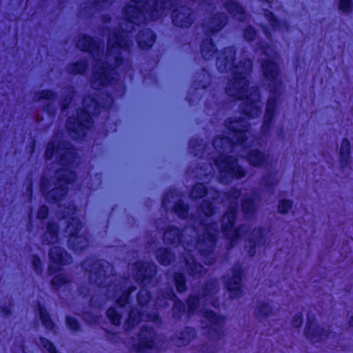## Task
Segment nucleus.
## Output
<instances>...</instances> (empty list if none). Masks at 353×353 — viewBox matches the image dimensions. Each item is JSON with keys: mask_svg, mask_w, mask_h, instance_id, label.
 <instances>
[{"mask_svg": "<svg viewBox=\"0 0 353 353\" xmlns=\"http://www.w3.org/2000/svg\"><path fill=\"white\" fill-rule=\"evenodd\" d=\"M235 51L232 47L225 48L216 59V67L221 72H231L232 79L225 86V93L236 99H243L241 110L249 119L261 113L259 88H248V76L252 72V63L248 58H242L234 63Z\"/></svg>", "mask_w": 353, "mask_h": 353, "instance_id": "4", "label": "nucleus"}, {"mask_svg": "<svg viewBox=\"0 0 353 353\" xmlns=\"http://www.w3.org/2000/svg\"><path fill=\"white\" fill-rule=\"evenodd\" d=\"M32 265L37 274H41L43 272L42 263L41 259L36 255L32 256Z\"/></svg>", "mask_w": 353, "mask_h": 353, "instance_id": "51", "label": "nucleus"}, {"mask_svg": "<svg viewBox=\"0 0 353 353\" xmlns=\"http://www.w3.org/2000/svg\"><path fill=\"white\" fill-rule=\"evenodd\" d=\"M1 312L3 316L8 317L11 314L12 304L10 302L7 305H2L0 307Z\"/></svg>", "mask_w": 353, "mask_h": 353, "instance_id": "58", "label": "nucleus"}, {"mask_svg": "<svg viewBox=\"0 0 353 353\" xmlns=\"http://www.w3.org/2000/svg\"><path fill=\"white\" fill-rule=\"evenodd\" d=\"M350 143L347 139L344 138L341 141L340 157L342 162L347 163L350 159Z\"/></svg>", "mask_w": 353, "mask_h": 353, "instance_id": "40", "label": "nucleus"}, {"mask_svg": "<svg viewBox=\"0 0 353 353\" xmlns=\"http://www.w3.org/2000/svg\"><path fill=\"white\" fill-rule=\"evenodd\" d=\"M107 316L111 323L115 325H119L121 321V312L115 307H110L107 311Z\"/></svg>", "mask_w": 353, "mask_h": 353, "instance_id": "44", "label": "nucleus"}, {"mask_svg": "<svg viewBox=\"0 0 353 353\" xmlns=\"http://www.w3.org/2000/svg\"><path fill=\"white\" fill-rule=\"evenodd\" d=\"M81 267L85 272H88V279L91 288L81 286L79 292L83 296H87L96 285L101 292L105 294L108 299H113L117 296L116 303L119 310H121L128 303L130 294L136 290L134 286L130 287L128 290H123V286L112 283L115 281L113 274V267L106 261L95 260L93 258L88 259L81 263Z\"/></svg>", "mask_w": 353, "mask_h": 353, "instance_id": "6", "label": "nucleus"}, {"mask_svg": "<svg viewBox=\"0 0 353 353\" xmlns=\"http://www.w3.org/2000/svg\"><path fill=\"white\" fill-rule=\"evenodd\" d=\"M196 331L192 327H185L172 339L176 346L187 345L196 336Z\"/></svg>", "mask_w": 353, "mask_h": 353, "instance_id": "26", "label": "nucleus"}, {"mask_svg": "<svg viewBox=\"0 0 353 353\" xmlns=\"http://www.w3.org/2000/svg\"><path fill=\"white\" fill-rule=\"evenodd\" d=\"M87 63L85 61H78L68 65L66 70L72 74H82L87 69Z\"/></svg>", "mask_w": 353, "mask_h": 353, "instance_id": "39", "label": "nucleus"}, {"mask_svg": "<svg viewBox=\"0 0 353 353\" xmlns=\"http://www.w3.org/2000/svg\"><path fill=\"white\" fill-rule=\"evenodd\" d=\"M57 99V94L50 90H43L37 92L33 97V101H46V104H43L44 108L49 112H52L51 105Z\"/></svg>", "mask_w": 353, "mask_h": 353, "instance_id": "23", "label": "nucleus"}, {"mask_svg": "<svg viewBox=\"0 0 353 353\" xmlns=\"http://www.w3.org/2000/svg\"><path fill=\"white\" fill-rule=\"evenodd\" d=\"M303 323V315L301 313H297L294 315L292 319V325L294 327H299Z\"/></svg>", "mask_w": 353, "mask_h": 353, "instance_id": "57", "label": "nucleus"}, {"mask_svg": "<svg viewBox=\"0 0 353 353\" xmlns=\"http://www.w3.org/2000/svg\"><path fill=\"white\" fill-rule=\"evenodd\" d=\"M228 12L236 20L243 21L246 18L244 8L234 0H230L224 4Z\"/></svg>", "mask_w": 353, "mask_h": 353, "instance_id": "27", "label": "nucleus"}, {"mask_svg": "<svg viewBox=\"0 0 353 353\" xmlns=\"http://www.w3.org/2000/svg\"><path fill=\"white\" fill-rule=\"evenodd\" d=\"M348 323L350 327H353V315L350 316Z\"/></svg>", "mask_w": 353, "mask_h": 353, "instance_id": "63", "label": "nucleus"}, {"mask_svg": "<svg viewBox=\"0 0 353 353\" xmlns=\"http://www.w3.org/2000/svg\"><path fill=\"white\" fill-rule=\"evenodd\" d=\"M157 261L163 265H168L174 261V254L165 248H159L156 252Z\"/></svg>", "mask_w": 353, "mask_h": 353, "instance_id": "35", "label": "nucleus"}, {"mask_svg": "<svg viewBox=\"0 0 353 353\" xmlns=\"http://www.w3.org/2000/svg\"><path fill=\"white\" fill-rule=\"evenodd\" d=\"M40 319L43 325L48 330L52 331L54 334L56 333V326L52 319H50L47 310L39 305Z\"/></svg>", "mask_w": 353, "mask_h": 353, "instance_id": "37", "label": "nucleus"}, {"mask_svg": "<svg viewBox=\"0 0 353 353\" xmlns=\"http://www.w3.org/2000/svg\"><path fill=\"white\" fill-rule=\"evenodd\" d=\"M210 74L203 70L196 75V81L195 83V89L197 90L200 88L204 89L207 88L210 83Z\"/></svg>", "mask_w": 353, "mask_h": 353, "instance_id": "38", "label": "nucleus"}, {"mask_svg": "<svg viewBox=\"0 0 353 353\" xmlns=\"http://www.w3.org/2000/svg\"><path fill=\"white\" fill-rule=\"evenodd\" d=\"M212 170L213 168L212 167L211 163H210L209 165H207L205 168H197L195 172L193 170L190 169L189 172L191 171L192 175L193 176L197 177L199 179H203L204 176L211 175L212 174Z\"/></svg>", "mask_w": 353, "mask_h": 353, "instance_id": "42", "label": "nucleus"}, {"mask_svg": "<svg viewBox=\"0 0 353 353\" xmlns=\"http://www.w3.org/2000/svg\"><path fill=\"white\" fill-rule=\"evenodd\" d=\"M74 212H75V209H74V206L73 205H70L68 208L67 216H69L74 215Z\"/></svg>", "mask_w": 353, "mask_h": 353, "instance_id": "59", "label": "nucleus"}, {"mask_svg": "<svg viewBox=\"0 0 353 353\" xmlns=\"http://www.w3.org/2000/svg\"><path fill=\"white\" fill-rule=\"evenodd\" d=\"M68 108V105L67 104H63L62 105V110H65L66 108Z\"/></svg>", "mask_w": 353, "mask_h": 353, "instance_id": "64", "label": "nucleus"}, {"mask_svg": "<svg viewBox=\"0 0 353 353\" xmlns=\"http://www.w3.org/2000/svg\"><path fill=\"white\" fill-rule=\"evenodd\" d=\"M201 209L203 213L207 217H210L214 214V207L208 200L203 201Z\"/></svg>", "mask_w": 353, "mask_h": 353, "instance_id": "49", "label": "nucleus"}, {"mask_svg": "<svg viewBox=\"0 0 353 353\" xmlns=\"http://www.w3.org/2000/svg\"><path fill=\"white\" fill-rule=\"evenodd\" d=\"M263 230L261 228L253 229L252 234L248 239L249 248L248 254L252 256L255 254V248L262 241Z\"/></svg>", "mask_w": 353, "mask_h": 353, "instance_id": "32", "label": "nucleus"}, {"mask_svg": "<svg viewBox=\"0 0 353 353\" xmlns=\"http://www.w3.org/2000/svg\"><path fill=\"white\" fill-rule=\"evenodd\" d=\"M205 195H208L210 198L215 199L219 197V192L212 190L208 191L204 184L199 183L193 187L190 193L191 197L194 199L203 198Z\"/></svg>", "mask_w": 353, "mask_h": 353, "instance_id": "25", "label": "nucleus"}, {"mask_svg": "<svg viewBox=\"0 0 353 353\" xmlns=\"http://www.w3.org/2000/svg\"><path fill=\"white\" fill-rule=\"evenodd\" d=\"M228 199L232 201V205L229 207L227 212L223 215L221 221V229L224 236L230 240L228 248H231L236 243L237 240L245 234L249 227L246 225H241L237 228H234L236 214L237 212L236 200L241 195L240 192L232 188L227 194Z\"/></svg>", "mask_w": 353, "mask_h": 353, "instance_id": "10", "label": "nucleus"}, {"mask_svg": "<svg viewBox=\"0 0 353 353\" xmlns=\"http://www.w3.org/2000/svg\"><path fill=\"white\" fill-rule=\"evenodd\" d=\"M62 222H63L64 224H66L65 233L67 234L68 238L71 236L78 234L82 226L81 223L78 219L72 217L67 219L65 214L63 216L61 224H62Z\"/></svg>", "mask_w": 353, "mask_h": 353, "instance_id": "29", "label": "nucleus"}, {"mask_svg": "<svg viewBox=\"0 0 353 353\" xmlns=\"http://www.w3.org/2000/svg\"><path fill=\"white\" fill-rule=\"evenodd\" d=\"M158 314L156 312L150 314H144L136 307H132L129 312L125 325L128 328L134 327L141 321H157Z\"/></svg>", "mask_w": 353, "mask_h": 353, "instance_id": "17", "label": "nucleus"}, {"mask_svg": "<svg viewBox=\"0 0 353 353\" xmlns=\"http://www.w3.org/2000/svg\"><path fill=\"white\" fill-rule=\"evenodd\" d=\"M137 299L139 305L142 307H144L148 303L150 299V296L148 291L146 289L142 288L139 292Z\"/></svg>", "mask_w": 353, "mask_h": 353, "instance_id": "48", "label": "nucleus"}, {"mask_svg": "<svg viewBox=\"0 0 353 353\" xmlns=\"http://www.w3.org/2000/svg\"><path fill=\"white\" fill-rule=\"evenodd\" d=\"M172 19L175 26L188 28L193 23L195 16L190 8L181 6L173 10Z\"/></svg>", "mask_w": 353, "mask_h": 353, "instance_id": "16", "label": "nucleus"}, {"mask_svg": "<svg viewBox=\"0 0 353 353\" xmlns=\"http://www.w3.org/2000/svg\"><path fill=\"white\" fill-rule=\"evenodd\" d=\"M174 281L178 292H184L186 291V279L183 274L176 273L174 276Z\"/></svg>", "mask_w": 353, "mask_h": 353, "instance_id": "43", "label": "nucleus"}, {"mask_svg": "<svg viewBox=\"0 0 353 353\" xmlns=\"http://www.w3.org/2000/svg\"><path fill=\"white\" fill-rule=\"evenodd\" d=\"M71 282L72 277L70 275L66 274H59L52 278L51 285L54 290H59L60 288L70 284Z\"/></svg>", "mask_w": 353, "mask_h": 353, "instance_id": "34", "label": "nucleus"}, {"mask_svg": "<svg viewBox=\"0 0 353 353\" xmlns=\"http://www.w3.org/2000/svg\"><path fill=\"white\" fill-rule=\"evenodd\" d=\"M158 337L152 328L144 327L141 330L137 342L132 344V353H147L151 350H159Z\"/></svg>", "mask_w": 353, "mask_h": 353, "instance_id": "12", "label": "nucleus"}, {"mask_svg": "<svg viewBox=\"0 0 353 353\" xmlns=\"http://www.w3.org/2000/svg\"><path fill=\"white\" fill-rule=\"evenodd\" d=\"M225 285L230 292V297L232 299H237L242 296L241 290V268L240 265H235L232 271V275L225 278Z\"/></svg>", "mask_w": 353, "mask_h": 353, "instance_id": "15", "label": "nucleus"}, {"mask_svg": "<svg viewBox=\"0 0 353 353\" xmlns=\"http://www.w3.org/2000/svg\"><path fill=\"white\" fill-rule=\"evenodd\" d=\"M265 17L269 23V25L272 28V30H279L280 31L281 28L288 29V25L284 21H278L273 13L268 10H265L264 12Z\"/></svg>", "mask_w": 353, "mask_h": 353, "instance_id": "36", "label": "nucleus"}, {"mask_svg": "<svg viewBox=\"0 0 353 353\" xmlns=\"http://www.w3.org/2000/svg\"><path fill=\"white\" fill-rule=\"evenodd\" d=\"M201 53L205 60H210L214 57L216 53V49L210 39H206L202 42Z\"/></svg>", "mask_w": 353, "mask_h": 353, "instance_id": "33", "label": "nucleus"}, {"mask_svg": "<svg viewBox=\"0 0 353 353\" xmlns=\"http://www.w3.org/2000/svg\"><path fill=\"white\" fill-rule=\"evenodd\" d=\"M58 226L53 222L47 225V229L42 236L43 244L50 245L56 243L58 241Z\"/></svg>", "mask_w": 353, "mask_h": 353, "instance_id": "31", "label": "nucleus"}, {"mask_svg": "<svg viewBox=\"0 0 353 353\" xmlns=\"http://www.w3.org/2000/svg\"><path fill=\"white\" fill-rule=\"evenodd\" d=\"M206 323H202V329L205 330L208 341L203 345L205 353H215L221 348L219 341L225 336L224 325L225 318L216 314L212 310L204 312Z\"/></svg>", "mask_w": 353, "mask_h": 353, "instance_id": "9", "label": "nucleus"}, {"mask_svg": "<svg viewBox=\"0 0 353 353\" xmlns=\"http://www.w3.org/2000/svg\"><path fill=\"white\" fill-rule=\"evenodd\" d=\"M68 247L74 252H81L88 245V241L85 236L75 234L70 236L68 241Z\"/></svg>", "mask_w": 353, "mask_h": 353, "instance_id": "30", "label": "nucleus"}, {"mask_svg": "<svg viewBox=\"0 0 353 353\" xmlns=\"http://www.w3.org/2000/svg\"><path fill=\"white\" fill-rule=\"evenodd\" d=\"M269 158V154H265L259 150H252L246 154L247 161L251 165L254 167H259L267 164Z\"/></svg>", "mask_w": 353, "mask_h": 353, "instance_id": "24", "label": "nucleus"}, {"mask_svg": "<svg viewBox=\"0 0 353 353\" xmlns=\"http://www.w3.org/2000/svg\"><path fill=\"white\" fill-rule=\"evenodd\" d=\"M175 194H176L175 190L168 191L163 197L162 205L165 208L167 207V205L170 202V199H173Z\"/></svg>", "mask_w": 353, "mask_h": 353, "instance_id": "55", "label": "nucleus"}, {"mask_svg": "<svg viewBox=\"0 0 353 353\" xmlns=\"http://www.w3.org/2000/svg\"><path fill=\"white\" fill-rule=\"evenodd\" d=\"M130 4L123 10V18L119 21V30H114L109 34L105 56L103 54V43L94 41L87 35H80L77 47L81 51L90 52L94 59V71L91 85L99 90L115 80L114 70L123 63L121 50H128L132 42L129 33L150 20H157L165 11L174 6L178 0H154L152 4L148 0H130Z\"/></svg>", "mask_w": 353, "mask_h": 353, "instance_id": "1", "label": "nucleus"}, {"mask_svg": "<svg viewBox=\"0 0 353 353\" xmlns=\"http://www.w3.org/2000/svg\"><path fill=\"white\" fill-rule=\"evenodd\" d=\"M66 323L68 327L73 331H77L79 328V325L75 318L68 316L66 318Z\"/></svg>", "mask_w": 353, "mask_h": 353, "instance_id": "54", "label": "nucleus"}, {"mask_svg": "<svg viewBox=\"0 0 353 353\" xmlns=\"http://www.w3.org/2000/svg\"><path fill=\"white\" fill-rule=\"evenodd\" d=\"M134 279L141 285L145 286L151 283L156 274V265L154 263L137 261L131 265Z\"/></svg>", "mask_w": 353, "mask_h": 353, "instance_id": "13", "label": "nucleus"}, {"mask_svg": "<svg viewBox=\"0 0 353 353\" xmlns=\"http://www.w3.org/2000/svg\"><path fill=\"white\" fill-rule=\"evenodd\" d=\"M55 154L59 163L63 167L55 172L54 177L50 180L43 177L41 180V190L47 201L57 203L67 194V184L75 180L76 174L69 168L75 162L76 152L68 143L60 142L54 137L48 143L45 157L50 159Z\"/></svg>", "mask_w": 353, "mask_h": 353, "instance_id": "5", "label": "nucleus"}, {"mask_svg": "<svg viewBox=\"0 0 353 353\" xmlns=\"http://www.w3.org/2000/svg\"><path fill=\"white\" fill-rule=\"evenodd\" d=\"M40 343L41 346L49 353H56L57 350L54 345L47 339L41 337Z\"/></svg>", "mask_w": 353, "mask_h": 353, "instance_id": "50", "label": "nucleus"}, {"mask_svg": "<svg viewBox=\"0 0 353 353\" xmlns=\"http://www.w3.org/2000/svg\"><path fill=\"white\" fill-rule=\"evenodd\" d=\"M278 183V180L275 179L273 176L267 175L262 178L261 181V186L268 189V190H274V187ZM272 194H274V191L272 190Z\"/></svg>", "mask_w": 353, "mask_h": 353, "instance_id": "46", "label": "nucleus"}, {"mask_svg": "<svg viewBox=\"0 0 353 353\" xmlns=\"http://www.w3.org/2000/svg\"><path fill=\"white\" fill-rule=\"evenodd\" d=\"M174 212L181 219H185L188 216V208L181 201L176 202L174 205Z\"/></svg>", "mask_w": 353, "mask_h": 353, "instance_id": "45", "label": "nucleus"}, {"mask_svg": "<svg viewBox=\"0 0 353 353\" xmlns=\"http://www.w3.org/2000/svg\"><path fill=\"white\" fill-rule=\"evenodd\" d=\"M256 32L255 29L251 26L248 27L245 30L244 37L247 41H252L256 37Z\"/></svg>", "mask_w": 353, "mask_h": 353, "instance_id": "53", "label": "nucleus"}, {"mask_svg": "<svg viewBox=\"0 0 353 353\" xmlns=\"http://www.w3.org/2000/svg\"><path fill=\"white\" fill-rule=\"evenodd\" d=\"M276 314L273 302L269 300L258 301L254 308V316L262 321Z\"/></svg>", "mask_w": 353, "mask_h": 353, "instance_id": "19", "label": "nucleus"}, {"mask_svg": "<svg viewBox=\"0 0 353 353\" xmlns=\"http://www.w3.org/2000/svg\"><path fill=\"white\" fill-rule=\"evenodd\" d=\"M48 215V208L46 205H41L37 212V218L39 219H45Z\"/></svg>", "mask_w": 353, "mask_h": 353, "instance_id": "56", "label": "nucleus"}, {"mask_svg": "<svg viewBox=\"0 0 353 353\" xmlns=\"http://www.w3.org/2000/svg\"><path fill=\"white\" fill-rule=\"evenodd\" d=\"M168 301H173L174 302L172 308V315L174 319H179L185 312V305L181 301L176 299L172 288H169L157 297L155 301L156 308L165 307L168 305Z\"/></svg>", "mask_w": 353, "mask_h": 353, "instance_id": "14", "label": "nucleus"}, {"mask_svg": "<svg viewBox=\"0 0 353 353\" xmlns=\"http://www.w3.org/2000/svg\"><path fill=\"white\" fill-rule=\"evenodd\" d=\"M263 51L264 54L270 58V59L261 62L263 75L267 81H271L269 84L270 97L267 101L263 122L261 126L262 133L266 134L269 131L276 114L279 99L284 91V86L281 80L277 79L280 73V68L274 61L277 57L275 48L266 46L263 48Z\"/></svg>", "mask_w": 353, "mask_h": 353, "instance_id": "7", "label": "nucleus"}, {"mask_svg": "<svg viewBox=\"0 0 353 353\" xmlns=\"http://www.w3.org/2000/svg\"><path fill=\"white\" fill-rule=\"evenodd\" d=\"M225 126L230 131L232 139L228 137H217L212 143L213 151L210 148L202 146L197 141H191L190 148L195 156L201 154L209 159H212L219 172L221 182L228 183L233 179H241L245 175V170L239 165L236 159L232 155L236 153L244 157L245 150L252 145V139H250L248 134L249 125L245 119H230Z\"/></svg>", "mask_w": 353, "mask_h": 353, "instance_id": "2", "label": "nucleus"}, {"mask_svg": "<svg viewBox=\"0 0 353 353\" xmlns=\"http://www.w3.org/2000/svg\"><path fill=\"white\" fill-rule=\"evenodd\" d=\"M227 23V17L223 13L215 14L204 19L203 27L206 33H215L220 31Z\"/></svg>", "mask_w": 353, "mask_h": 353, "instance_id": "18", "label": "nucleus"}, {"mask_svg": "<svg viewBox=\"0 0 353 353\" xmlns=\"http://www.w3.org/2000/svg\"><path fill=\"white\" fill-rule=\"evenodd\" d=\"M263 32H264V34H265V36H266L268 39H270V38L271 37V35H270V32L268 31V30L266 28H265V27H263Z\"/></svg>", "mask_w": 353, "mask_h": 353, "instance_id": "61", "label": "nucleus"}, {"mask_svg": "<svg viewBox=\"0 0 353 353\" xmlns=\"http://www.w3.org/2000/svg\"><path fill=\"white\" fill-rule=\"evenodd\" d=\"M102 20H103V23H105L107 22H109L110 21V19L107 16H103Z\"/></svg>", "mask_w": 353, "mask_h": 353, "instance_id": "62", "label": "nucleus"}, {"mask_svg": "<svg viewBox=\"0 0 353 353\" xmlns=\"http://www.w3.org/2000/svg\"><path fill=\"white\" fill-rule=\"evenodd\" d=\"M257 209V206L254 202L253 198L245 199L241 204L242 212L245 214H253Z\"/></svg>", "mask_w": 353, "mask_h": 353, "instance_id": "41", "label": "nucleus"}, {"mask_svg": "<svg viewBox=\"0 0 353 353\" xmlns=\"http://www.w3.org/2000/svg\"><path fill=\"white\" fill-rule=\"evenodd\" d=\"M293 201L290 199H281L278 203V212L282 214H286L291 210Z\"/></svg>", "mask_w": 353, "mask_h": 353, "instance_id": "47", "label": "nucleus"}, {"mask_svg": "<svg viewBox=\"0 0 353 353\" xmlns=\"http://www.w3.org/2000/svg\"><path fill=\"white\" fill-rule=\"evenodd\" d=\"M305 334L312 343H316L327 338L330 334L325 332L313 321L307 323Z\"/></svg>", "mask_w": 353, "mask_h": 353, "instance_id": "20", "label": "nucleus"}, {"mask_svg": "<svg viewBox=\"0 0 353 353\" xmlns=\"http://www.w3.org/2000/svg\"><path fill=\"white\" fill-rule=\"evenodd\" d=\"M113 103L111 96L106 95L105 101L99 103L94 97H86L83 100V107L77 112V117H70L67 122V129L73 139L80 140L85 135L86 129L92 123V116L99 113L100 107L109 108Z\"/></svg>", "mask_w": 353, "mask_h": 353, "instance_id": "8", "label": "nucleus"}, {"mask_svg": "<svg viewBox=\"0 0 353 353\" xmlns=\"http://www.w3.org/2000/svg\"><path fill=\"white\" fill-rule=\"evenodd\" d=\"M156 36L150 29L143 30L137 36V41L142 49L150 48L155 42Z\"/></svg>", "mask_w": 353, "mask_h": 353, "instance_id": "28", "label": "nucleus"}, {"mask_svg": "<svg viewBox=\"0 0 353 353\" xmlns=\"http://www.w3.org/2000/svg\"><path fill=\"white\" fill-rule=\"evenodd\" d=\"M218 231L217 223H210L208 219L205 221L202 220L199 221L196 229L186 227L182 232L176 227H169L164 232L163 241L170 245L181 243L186 251L183 261L187 272L192 276H202L206 273V270L199 263L196 262L190 252L197 250L202 256L203 263L212 265L214 261L213 250Z\"/></svg>", "mask_w": 353, "mask_h": 353, "instance_id": "3", "label": "nucleus"}, {"mask_svg": "<svg viewBox=\"0 0 353 353\" xmlns=\"http://www.w3.org/2000/svg\"><path fill=\"white\" fill-rule=\"evenodd\" d=\"M114 0H94L92 2H87L81 8L79 14L82 17L92 15L95 11H99L108 7Z\"/></svg>", "mask_w": 353, "mask_h": 353, "instance_id": "21", "label": "nucleus"}, {"mask_svg": "<svg viewBox=\"0 0 353 353\" xmlns=\"http://www.w3.org/2000/svg\"><path fill=\"white\" fill-rule=\"evenodd\" d=\"M352 8V0H339V9L343 12L347 13Z\"/></svg>", "mask_w": 353, "mask_h": 353, "instance_id": "52", "label": "nucleus"}, {"mask_svg": "<svg viewBox=\"0 0 353 353\" xmlns=\"http://www.w3.org/2000/svg\"><path fill=\"white\" fill-rule=\"evenodd\" d=\"M49 257L52 263L57 264L68 265L72 261L71 256L59 246H54L50 249Z\"/></svg>", "mask_w": 353, "mask_h": 353, "instance_id": "22", "label": "nucleus"}, {"mask_svg": "<svg viewBox=\"0 0 353 353\" xmlns=\"http://www.w3.org/2000/svg\"><path fill=\"white\" fill-rule=\"evenodd\" d=\"M32 181H28V188H27V191L30 192V194L31 195L32 194Z\"/></svg>", "mask_w": 353, "mask_h": 353, "instance_id": "60", "label": "nucleus"}, {"mask_svg": "<svg viewBox=\"0 0 353 353\" xmlns=\"http://www.w3.org/2000/svg\"><path fill=\"white\" fill-rule=\"evenodd\" d=\"M219 291V283L216 279L208 281L203 288L201 296L190 295L187 301L188 307V315H191L199 307V303L201 299L205 302H208L212 307L216 308L219 306V298L216 296Z\"/></svg>", "mask_w": 353, "mask_h": 353, "instance_id": "11", "label": "nucleus"}]
</instances>
